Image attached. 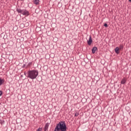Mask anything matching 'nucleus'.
<instances>
[{"instance_id": "obj_2", "label": "nucleus", "mask_w": 131, "mask_h": 131, "mask_svg": "<svg viewBox=\"0 0 131 131\" xmlns=\"http://www.w3.org/2000/svg\"><path fill=\"white\" fill-rule=\"evenodd\" d=\"M57 126L58 131H67V126L64 121L59 122L57 124Z\"/></svg>"}, {"instance_id": "obj_1", "label": "nucleus", "mask_w": 131, "mask_h": 131, "mask_svg": "<svg viewBox=\"0 0 131 131\" xmlns=\"http://www.w3.org/2000/svg\"><path fill=\"white\" fill-rule=\"evenodd\" d=\"M27 77L31 79H35L38 76V71L37 70H29L27 72Z\"/></svg>"}, {"instance_id": "obj_19", "label": "nucleus", "mask_w": 131, "mask_h": 131, "mask_svg": "<svg viewBox=\"0 0 131 131\" xmlns=\"http://www.w3.org/2000/svg\"><path fill=\"white\" fill-rule=\"evenodd\" d=\"M20 1H23V0H20Z\"/></svg>"}, {"instance_id": "obj_4", "label": "nucleus", "mask_w": 131, "mask_h": 131, "mask_svg": "<svg viewBox=\"0 0 131 131\" xmlns=\"http://www.w3.org/2000/svg\"><path fill=\"white\" fill-rule=\"evenodd\" d=\"M93 42V39H92V37L90 36L89 40L88 41V43L89 46H91L92 43Z\"/></svg>"}, {"instance_id": "obj_8", "label": "nucleus", "mask_w": 131, "mask_h": 131, "mask_svg": "<svg viewBox=\"0 0 131 131\" xmlns=\"http://www.w3.org/2000/svg\"><path fill=\"white\" fill-rule=\"evenodd\" d=\"M115 52L116 54H119V48L118 47H116L115 49Z\"/></svg>"}, {"instance_id": "obj_18", "label": "nucleus", "mask_w": 131, "mask_h": 131, "mask_svg": "<svg viewBox=\"0 0 131 131\" xmlns=\"http://www.w3.org/2000/svg\"><path fill=\"white\" fill-rule=\"evenodd\" d=\"M130 3H131V0H128Z\"/></svg>"}, {"instance_id": "obj_5", "label": "nucleus", "mask_w": 131, "mask_h": 131, "mask_svg": "<svg viewBox=\"0 0 131 131\" xmlns=\"http://www.w3.org/2000/svg\"><path fill=\"white\" fill-rule=\"evenodd\" d=\"M98 50V48H97V47H93L92 49V54H95L96 53V51Z\"/></svg>"}, {"instance_id": "obj_6", "label": "nucleus", "mask_w": 131, "mask_h": 131, "mask_svg": "<svg viewBox=\"0 0 131 131\" xmlns=\"http://www.w3.org/2000/svg\"><path fill=\"white\" fill-rule=\"evenodd\" d=\"M49 126V123H46L45 126L44 131H48Z\"/></svg>"}, {"instance_id": "obj_10", "label": "nucleus", "mask_w": 131, "mask_h": 131, "mask_svg": "<svg viewBox=\"0 0 131 131\" xmlns=\"http://www.w3.org/2000/svg\"><path fill=\"white\" fill-rule=\"evenodd\" d=\"M4 82H5V80L0 78V85H2Z\"/></svg>"}, {"instance_id": "obj_15", "label": "nucleus", "mask_w": 131, "mask_h": 131, "mask_svg": "<svg viewBox=\"0 0 131 131\" xmlns=\"http://www.w3.org/2000/svg\"><path fill=\"white\" fill-rule=\"evenodd\" d=\"M2 95H3V91H0V97H1V96H2Z\"/></svg>"}, {"instance_id": "obj_11", "label": "nucleus", "mask_w": 131, "mask_h": 131, "mask_svg": "<svg viewBox=\"0 0 131 131\" xmlns=\"http://www.w3.org/2000/svg\"><path fill=\"white\" fill-rule=\"evenodd\" d=\"M54 131H59V129H58V128H57V124H56V126Z\"/></svg>"}, {"instance_id": "obj_7", "label": "nucleus", "mask_w": 131, "mask_h": 131, "mask_svg": "<svg viewBox=\"0 0 131 131\" xmlns=\"http://www.w3.org/2000/svg\"><path fill=\"white\" fill-rule=\"evenodd\" d=\"M126 82V79H125V78H123L121 81V83L122 84H124V83H125Z\"/></svg>"}, {"instance_id": "obj_12", "label": "nucleus", "mask_w": 131, "mask_h": 131, "mask_svg": "<svg viewBox=\"0 0 131 131\" xmlns=\"http://www.w3.org/2000/svg\"><path fill=\"white\" fill-rule=\"evenodd\" d=\"M119 48L120 50H122L123 49V46L122 45H120Z\"/></svg>"}, {"instance_id": "obj_17", "label": "nucleus", "mask_w": 131, "mask_h": 131, "mask_svg": "<svg viewBox=\"0 0 131 131\" xmlns=\"http://www.w3.org/2000/svg\"><path fill=\"white\" fill-rule=\"evenodd\" d=\"M25 75H26V72L24 73Z\"/></svg>"}, {"instance_id": "obj_3", "label": "nucleus", "mask_w": 131, "mask_h": 131, "mask_svg": "<svg viewBox=\"0 0 131 131\" xmlns=\"http://www.w3.org/2000/svg\"><path fill=\"white\" fill-rule=\"evenodd\" d=\"M16 11L17 13H20L22 15H24V16H29V12L26 9L21 10L20 8H17Z\"/></svg>"}, {"instance_id": "obj_14", "label": "nucleus", "mask_w": 131, "mask_h": 131, "mask_svg": "<svg viewBox=\"0 0 131 131\" xmlns=\"http://www.w3.org/2000/svg\"><path fill=\"white\" fill-rule=\"evenodd\" d=\"M42 128H39L37 130V131H41L42 130Z\"/></svg>"}, {"instance_id": "obj_9", "label": "nucleus", "mask_w": 131, "mask_h": 131, "mask_svg": "<svg viewBox=\"0 0 131 131\" xmlns=\"http://www.w3.org/2000/svg\"><path fill=\"white\" fill-rule=\"evenodd\" d=\"M33 2L35 5H38L39 4V0H33Z\"/></svg>"}, {"instance_id": "obj_16", "label": "nucleus", "mask_w": 131, "mask_h": 131, "mask_svg": "<svg viewBox=\"0 0 131 131\" xmlns=\"http://www.w3.org/2000/svg\"><path fill=\"white\" fill-rule=\"evenodd\" d=\"M75 116H78V114H75Z\"/></svg>"}, {"instance_id": "obj_13", "label": "nucleus", "mask_w": 131, "mask_h": 131, "mask_svg": "<svg viewBox=\"0 0 131 131\" xmlns=\"http://www.w3.org/2000/svg\"><path fill=\"white\" fill-rule=\"evenodd\" d=\"M104 26L105 27H108V25L107 24H106V23H105L104 24Z\"/></svg>"}]
</instances>
